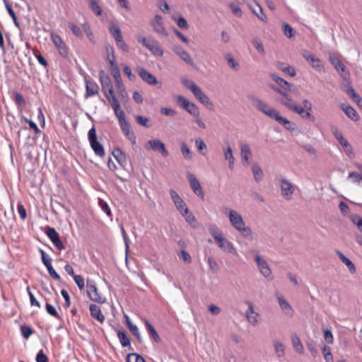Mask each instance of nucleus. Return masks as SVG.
<instances>
[{"instance_id":"1","label":"nucleus","mask_w":362,"mask_h":362,"mask_svg":"<svg viewBox=\"0 0 362 362\" xmlns=\"http://www.w3.org/2000/svg\"><path fill=\"white\" fill-rule=\"evenodd\" d=\"M272 88L283 96V98L278 99V101L281 105L286 107L293 112L299 115L303 119H310L312 121L315 120V117L311 115L313 105L308 100L304 99L302 102L303 106H300L294 102L292 97L287 93V90H283L274 86H272Z\"/></svg>"},{"instance_id":"2","label":"nucleus","mask_w":362,"mask_h":362,"mask_svg":"<svg viewBox=\"0 0 362 362\" xmlns=\"http://www.w3.org/2000/svg\"><path fill=\"white\" fill-rule=\"evenodd\" d=\"M253 105L267 116L284 126L286 129H293V124L290 120L281 116L277 110L269 106L263 100L259 98H255L253 100Z\"/></svg>"},{"instance_id":"3","label":"nucleus","mask_w":362,"mask_h":362,"mask_svg":"<svg viewBox=\"0 0 362 362\" xmlns=\"http://www.w3.org/2000/svg\"><path fill=\"white\" fill-rule=\"evenodd\" d=\"M99 78L102 86V90L111 107H113L120 105V103L115 93L110 76L105 74L104 71H101L99 73Z\"/></svg>"},{"instance_id":"4","label":"nucleus","mask_w":362,"mask_h":362,"mask_svg":"<svg viewBox=\"0 0 362 362\" xmlns=\"http://www.w3.org/2000/svg\"><path fill=\"white\" fill-rule=\"evenodd\" d=\"M112 109L118 119V122L122 132L132 144H135L136 141V136L131 130V127L125 118V114L121 108V105H119L113 107Z\"/></svg>"},{"instance_id":"5","label":"nucleus","mask_w":362,"mask_h":362,"mask_svg":"<svg viewBox=\"0 0 362 362\" xmlns=\"http://www.w3.org/2000/svg\"><path fill=\"white\" fill-rule=\"evenodd\" d=\"M228 209H223V212L228 215L231 225L238 231L242 233L244 236H250L251 230L245 226V222L241 215L236 211L230 209L227 213Z\"/></svg>"},{"instance_id":"6","label":"nucleus","mask_w":362,"mask_h":362,"mask_svg":"<svg viewBox=\"0 0 362 362\" xmlns=\"http://www.w3.org/2000/svg\"><path fill=\"white\" fill-rule=\"evenodd\" d=\"M170 194L175 205L176 206L178 211L185 217V220L190 224L194 222L195 218L194 215L189 212L186 204L178 195V194L174 189H170Z\"/></svg>"},{"instance_id":"7","label":"nucleus","mask_w":362,"mask_h":362,"mask_svg":"<svg viewBox=\"0 0 362 362\" xmlns=\"http://www.w3.org/2000/svg\"><path fill=\"white\" fill-rule=\"evenodd\" d=\"M184 86L192 92L194 97L203 105L206 106L212 105L209 97L202 91V90L192 80L184 78L182 80Z\"/></svg>"},{"instance_id":"8","label":"nucleus","mask_w":362,"mask_h":362,"mask_svg":"<svg viewBox=\"0 0 362 362\" xmlns=\"http://www.w3.org/2000/svg\"><path fill=\"white\" fill-rule=\"evenodd\" d=\"M137 40L144 47L148 49L154 56L163 57L164 53L163 49L156 40L147 39L141 35L137 36Z\"/></svg>"},{"instance_id":"9","label":"nucleus","mask_w":362,"mask_h":362,"mask_svg":"<svg viewBox=\"0 0 362 362\" xmlns=\"http://www.w3.org/2000/svg\"><path fill=\"white\" fill-rule=\"evenodd\" d=\"M88 140L95 154L99 157H103L105 156V150L103 145L97 140L96 131L94 127L88 131Z\"/></svg>"},{"instance_id":"10","label":"nucleus","mask_w":362,"mask_h":362,"mask_svg":"<svg viewBox=\"0 0 362 362\" xmlns=\"http://www.w3.org/2000/svg\"><path fill=\"white\" fill-rule=\"evenodd\" d=\"M50 38L59 54L64 57H67L69 53L68 47L63 39L54 32L50 33Z\"/></svg>"},{"instance_id":"11","label":"nucleus","mask_w":362,"mask_h":362,"mask_svg":"<svg viewBox=\"0 0 362 362\" xmlns=\"http://www.w3.org/2000/svg\"><path fill=\"white\" fill-rule=\"evenodd\" d=\"M87 294L90 299L98 303H104L106 299L98 291L94 281H87Z\"/></svg>"},{"instance_id":"12","label":"nucleus","mask_w":362,"mask_h":362,"mask_svg":"<svg viewBox=\"0 0 362 362\" xmlns=\"http://www.w3.org/2000/svg\"><path fill=\"white\" fill-rule=\"evenodd\" d=\"M177 102L190 115L195 117H198V116H199V109L194 103L189 102L182 95H178L177 97Z\"/></svg>"},{"instance_id":"13","label":"nucleus","mask_w":362,"mask_h":362,"mask_svg":"<svg viewBox=\"0 0 362 362\" xmlns=\"http://www.w3.org/2000/svg\"><path fill=\"white\" fill-rule=\"evenodd\" d=\"M150 25L156 33L163 36L168 35V31L164 25L163 18L161 16L156 15L154 18L151 21Z\"/></svg>"},{"instance_id":"14","label":"nucleus","mask_w":362,"mask_h":362,"mask_svg":"<svg viewBox=\"0 0 362 362\" xmlns=\"http://www.w3.org/2000/svg\"><path fill=\"white\" fill-rule=\"evenodd\" d=\"M146 148L148 150H153L154 151L160 152L164 157L168 156V151L165 148L164 143L159 139H152L147 142Z\"/></svg>"},{"instance_id":"15","label":"nucleus","mask_w":362,"mask_h":362,"mask_svg":"<svg viewBox=\"0 0 362 362\" xmlns=\"http://www.w3.org/2000/svg\"><path fill=\"white\" fill-rule=\"evenodd\" d=\"M187 178L189 182L190 187L197 196L200 197L202 199H204V194L203 192L202 188L200 185L199 180L196 178V177L191 173L187 175Z\"/></svg>"},{"instance_id":"16","label":"nucleus","mask_w":362,"mask_h":362,"mask_svg":"<svg viewBox=\"0 0 362 362\" xmlns=\"http://www.w3.org/2000/svg\"><path fill=\"white\" fill-rule=\"evenodd\" d=\"M281 194L286 199H291L294 192V186L286 179H281L280 182Z\"/></svg>"},{"instance_id":"17","label":"nucleus","mask_w":362,"mask_h":362,"mask_svg":"<svg viewBox=\"0 0 362 362\" xmlns=\"http://www.w3.org/2000/svg\"><path fill=\"white\" fill-rule=\"evenodd\" d=\"M137 73L139 76L147 83L150 85H156L158 81L156 77L148 72L146 69L142 67L137 68Z\"/></svg>"},{"instance_id":"18","label":"nucleus","mask_w":362,"mask_h":362,"mask_svg":"<svg viewBox=\"0 0 362 362\" xmlns=\"http://www.w3.org/2000/svg\"><path fill=\"white\" fill-rule=\"evenodd\" d=\"M255 260L262 275L265 277L270 276L272 274V271L267 262L259 255L256 256Z\"/></svg>"},{"instance_id":"19","label":"nucleus","mask_w":362,"mask_h":362,"mask_svg":"<svg viewBox=\"0 0 362 362\" xmlns=\"http://www.w3.org/2000/svg\"><path fill=\"white\" fill-rule=\"evenodd\" d=\"M304 58L310 63L313 69L318 71L323 70V65L321 60L319 58L315 57L313 54L307 53L303 54Z\"/></svg>"},{"instance_id":"20","label":"nucleus","mask_w":362,"mask_h":362,"mask_svg":"<svg viewBox=\"0 0 362 362\" xmlns=\"http://www.w3.org/2000/svg\"><path fill=\"white\" fill-rule=\"evenodd\" d=\"M85 83L86 90L85 95L86 98H88L98 93L99 86L95 81L86 80Z\"/></svg>"},{"instance_id":"21","label":"nucleus","mask_w":362,"mask_h":362,"mask_svg":"<svg viewBox=\"0 0 362 362\" xmlns=\"http://www.w3.org/2000/svg\"><path fill=\"white\" fill-rule=\"evenodd\" d=\"M341 107L349 118L355 122L359 120L360 117L353 107L346 104H341Z\"/></svg>"},{"instance_id":"22","label":"nucleus","mask_w":362,"mask_h":362,"mask_svg":"<svg viewBox=\"0 0 362 362\" xmlns=\"http://www.w3.org/2000/svg\"><path fill=\"white\" fill-rule=\"evenodd\" d=\"M173 51L186 63L194 67L195 65L187 52L180 47H175Z\"/></svg>"},{"instance_id":"23","label":"nucleus","mask_w":362,"mask_h":362,"mask_svg":"<svg viewBox=\"0 0 362 362\" xmlns=\"http://www.w3.org/2000/svg\"><path fill=\"white\" fill-rule=\"evenodd\" d=\"M248 310L246 311V317L250 323L256 325L258 322L259 315L255 312L254 307L251 303H248Z\"/></svg>"},{"instance_id":"24","label":"nucleus","mask_w":362,"mask_h":362,"mask_svg":"<svg viewBox=\"0 0 362 362\" xmlns=\"http://www.w3.org/2000/svg\"><path fill=\"white\" fill-rule=\"evenodd\" d=\"M216 243L218 246L223 251L231 254H236V250L234 248L233 244L224 238L220 239V240H218Z\"/></svg>"},{"instance_id":"25","label":"nucleus","mask_w":362,"mask_h":362,"mask_svg":"<svg viewBox=\"0 0 362 362\" xmlns=\"http://www.w3.org/2000/svg\"><path fill=\"white\" fill-rule=\"evenodd\" d=\"M336 139L340 143V144L344 147V152L349 156H351L353 153L352 148L349 142L344 138L341 133L337 132L334 134Z\"/></svg>"},{"instance_id":"26","label":"nucleus","mask_w":362,"mask_h":362,"mask_svg":"<svg viewBox=\"0 0 362 362\" xmlns=\"http://www.w3.org/2000/svg\"><path fill=\"white\" fill-rule=\"evenodd\" d=\"M271 78L278 83L279 86L281 87V90H291V88L293 87V85L289 83L288 81H285L282 78L278 76L275 74H270Z\"/></svg>"},{"instance_id":"27","label":"nucleus","mask_w":362,"mask_h":362,"mask_svg":"<svg viewBox=\"0 0 362 362\" xmlns=\"http://www.w3.org/2000/svg\"><path fill=\"white\" fill-rule=\"evenodd\" d=\"M240 154L243 164L245 166H247L249 164V160L251 157V152L250 147L247 144H242L240 147Z\"/></svg>"},{"instance_id":"28","label":"nucleus","mask_w":362,"mask_h":362,"mask_svg":"<svg viewBox=\"0 0 362 362\" xmlns=\"http://www.w3.org/2000/svg\"><path fill=\"white\" fill-rule=\"evenodd\" d=\"M90 312L91 316L96 319L100 323H103L105 320V316L102 314L100 308L97 305H90Z\"/></svg>"},{"instance_id":"29","label":"nucleus","mask_w":362,"mask_h":362,"mask_svg":"<svg viewBox=\"0 0 362 362\" xmlns=\"http://www.w3.org/2000/svg\"><path fill=\"white\" fill-rule=\"evenodd\" d=\"M337 256L341 259V261L348 267L349 272L351 274H354L356 272V267L354 263L347 258L341 252L337 250L336 252Z\"/></svg>"},{"instance_id":"30","label":"nucleus","mask_w":362,"mask_h":362,"mask_svg":"<svg viewBox=\"0 0 362 362\" xmlns=\"http://www.w3.org/2000/svg\"><path fill=\"white\" fill-rule=\"evenodd\" d=\"M109 31L112 36L114 37L115 40H117L122 37L119 27L112 22L110 24Z\"/></svg>"},{"instance_id":"31","label":"nucleus","mask_w":362,"mask_h":362,"mask_svg":"<svg viewBox=\"0 0 362 362\" xmlns=\"http://www.w3.org/2000/svg\"><path fill=\"white\" fill-rule=\"evenodd\" d=\"M348 218L357 227L358 230L362 233V217L358 214H351L348 216Z\"/></svg>"},{"instance_id":"32","label":"nucleus","mask_w":362,"mask_h":362,"mask_svg":"<svg viewBox=\"0 0 362 362\" xmlns=\"http://www.w3.org/2000/svg\"><path fill=\"white\" fill-rule=\"evenodd\" d=\"M112 155L115 158L120 165H124L126 163V157L124 153L119 148H115L112 151Z\"/></svg>"},{"instance_id":"33","label":"nucleus","mask_w":362,"mask_h":362,"mask_svg":"<svg viewBox=\"0 0 362 362\" xmlns=\"http://www.w3.org/2000/svg\"><path fill=\"white\" fill-rule=\"evenodd\" d=\"M88 6L96 16H100L102 15L103 9L98 4L97 0H88Z\"/></svg>"},{"instance_id":"34","label":"nucleus","mask_w":362,"mask_h":362,"mask_svg":"<svg viewBox=\"0 0 362 362\" xmlns=\"http://www.w3.org/2000/svg\"><path fill=\"white\" fill-rule=\"evenodd\" d=\"M330 62L332 65L334 66L336 70L338 72H341V75L345 77V75L343 74V72L345 71L346 68L345 66L341 62V61L338 58H332L330 57Z\"/></svg>"},{"instance_id":"35","label":"nucleus","mask_w":362,"mask_h":362,"mask_svg":"<svg viewBox=\"0 0 362 362\" xmlns=\"http://www.w3.org/2000/svg\"><path fill=\"white\" fill-rule=\"evenodd\" d=\"M144 322L146 329L149 334V337L151 338H152L153 339H158L159 336H158L157 332L156 331V329H154V327L151 325V323L146 320H144Z\"/></svg>"},{"instance_id":"36","label":"nucleus","mask_w":362,"mask_h":362,"mask_svg":"<svg viewBox=\"0 0 362 362\" xmlns=\"http://www.w3.org/2000/svg\"><path fill=\"white\" fill-rule=\"evenodd\" d=\"M225 159L228 161V165L230 169H233L234 168V157L233 154L232 148L228 146L227 149L224 152Z\"/></svg>"},{"instance_id":"37","label":"nucleus","mask_w":362,"mask_h":362,"mask_svg":"<svg viewBox=\"0 0 362 362\" xmlns=\"http://www.w3.org/2000/svg\"><path fill=\"white\" fill-rule=\"evenodd\" d=\"M278 300L281 308L284 310H288L290 315H292L293 310L289 303L284 298L283 296H278Z\"/></svg>"},{"instance_id":"38","label":"nucleus","mask_w":362,"mask_h":362,"mask_svg":"<svg viewBox=\"0 0 362 362\" xmlns=\"http://www.w3.org/2000/svg\"><path fill=\"white\" fill-rule=\"evenodd\" d=\"M209 231L215 241L217 242L223 238L222 233L218 230L216 226H211L209 227Z\"/></svg>"},{"instance_id":"39","label":"nucleus","mask_w":362,"mask_h":362,"mask_svg":"<svg viewBox=\"0 0 362 362\" xmlns=\"http://www.w3.org/2000/svg\"><path fill=\"white\" fill-rule=\"evenodd\" d=\"M12 99L18 106L23 107L25 104L23 96L18 92L13 93Z\"/></svg>"},{"instance_id":"40","label":"nucleus","mask_w":362,"mask_h":362,"mask_svg":"<svg viewBox=\"0 0 362 362\" xmlns=\"http://www.w3.org/2000/svg\"><path fill=\"white\" fill-rule=\"evenodd\" d=\"M252 170L256 181H259L262 179L263 173L261 168L257 164L252 165Z\"/></svg>"},{"instance_id":"41","label":"nucleus","mask_w":362,"mask_h":362,"mask_svg":"<svg viewBox=\"0 0 362 362\" xmlns=\"http://www.w3.org/2000/svg\"><path fill=\"white\" fill-rule=\"evenodd\" d=\"M274 349L276 355L279 357H282L285 354V346L280 341H276L274 345Z\"/></svg>"},{"instance_id":"42","label":"nucleus","mask_w":362,"mask_h":362,"mask_svg":"<svg viewBox=\"0 0 362 362\" xmlns=\"http://www.w3.org/2000/svg\"><path fill=\"white\" fill-rule=\"evenodd\" d=\"M68 26L69 29L72 31V33L78 37L82 38L83 35L82 33V30H81L80 27L75 25L73 23H69Z\"/></svg>"},{"instance_id":"43","label":"nucleus","mask_w":362,"mask_h":362,"mask_svg":"<svg viewBox=\"0 0 362 362\" xmlns=\"http://www.w3.org/2000/svg\"><path fill=\"white\" fill-rule=\"evenodd\" d=\"M173 20L177 23V25L182 29H187L188 23L185 18L182 16H180L177 18L175 16H173Z\"/></svg>"},{"instance_id":"44","label":"nucleus","mask_w":362,"mask_h":362,"mask_svg":"<svg viewBox=\"0 0 362 362\" xmlns=\"http://www.w3.org/2000/svg\"><path fill=\"white\" fill-rule=\"evenodd\" d=\"M127 362H145V361L142 356L132 353L128 354L127 356Z\"/></svg>"},{"instance_id":"45","label":"nucleus","mask_w":362,"mask_h":362,"mask_svg":"<svg viewBox=\"0 0 362 362\" xmlns=\"http://www.w3.org/2000/svg\"><path fill=\"white\" fill-rule=\"evenodd\" d=\"M180 150L185 159L190 160L192 158L191 151L185 143L181 144Z\"/></svg>"},{"instance_id":"46","label":"nucleus","mask_w":362,"mask_h":362,"mask_svg":"<svg viewBox=\"0 0 362 362\" xmlns=\"http://www.w3.org/2000/svg\"><path fill=\"white\" fill-rule=\"evenodd\" d=\"M39 252L41 255V259H42V262L43 263V264L47 267L48 266H50L52 265V259L50 257H49L46 253L45 252L42 250V249H40L39 250Z\"/></svg>"},{"instance_id":"47","label":"nucleus","mask_w":362,"mask_h":362,"mask_svg":"<svg viewBox=\"0 0 362 362\" xmlns=\"http://www.w3.org/2000/svg\"><path fill=\"white\" fill-rule=\"evenodd\" d=\"M113 78H115L116 86H121L123 84L122 79L121 77L119 69H115L113 71L111 72Z\"/></svg>"},{"instance_id":"48","label":"nucleus","mask_w":362,"mask_h":362,"mask_svg":"<svg viewBox=\"0 0 362 362\" xmlns=\"http://www.w3.org/2000/svg\"><path fill=\"white\" fill-rule=\"evenodd\" d=\"M21 334L22 336L25 338V339H28V337H30V335L33 334V329L31 328V327L30 326H28V325H22L21 327Z\"/></svg>"},{"instance_id":"49","label":"nucleus","mask_w":362,"mask_h":362,"mask_svg":"<svg viewBox=\"0 0 362 362\" xmlns=\"http://www.w3.org/2000/svg\"><path fill=\"white\" fill-rule=\"evenodd\" d=\"M322 354L324 355L325 360L326 362H332L333 361V356L331 353L330 348L328 346H325L322 349Z\"/></svg>"},{"instance_id":"50","label":"nucleus","mask_w":362,"mask_h":362,"mask_svg":"<svg viewBox=\"0 0 362 362\" xmlns=\"http://www.w3.org/2000/svg\"><path fill=\"white\" fill-rule=\"evenodd\" d=\"M75 283L76 284L78 288L82 291L85 287L84 278L81 275H75L73 276Z\"/></svg>"},{"instance_id":"51","label":"nucleus","mask_w":362,"mask_h":362,"mask_svg":"<svg viewBox=\"0 0 362 362\" xmlns=\"http://www.w3.org/2000/svg\"><path fill=\"white\" fill-rule=\"evenodd\" d=\"M283 30L284 35L288 38H291L294 35V30L287 23L283 24Z\"/></svg>"},{"instance_id":"52","label":"nucleus","mask_w":362,"mask_h":362,"mask_svg":"<svg viewBox=\"0 0 362 362\" xmlns=\"http://www.w3.org/2000/svg\"><path fill=\"white\" fill-rule=\"evenodd\" d=\"M136 121L138 124H139L140 125H141L143 127H150L149 119L147 117H144L141 115H137L136 117Z\"/></svg>"},{"instance_id":"53","label":"nucleus","mask_w":362,"mask_h":362,"mask_svg":"<svg viewBox=\"0 0 362 362\" xmlns=\"http://www.w3.org/2000/svg\"><path fill=\"white\" fill-rule=\"evenodd\" d=\"M27 292L30 297V304L32 306H37V308H40V303L36 300L35 298L33 293L30 291V288L29 286L27 287Z\"/></svg>"},{"instance_id":"54","label":"nucleus","mask_w":362,"mask_h":362,"mask_svg":"<svg viewBox=\"0 0 362 362\" xmlns=\"http://www.w3.org/2000/svg\"><path fill=\"white\" fill-rule=\"evenodd\" d=\"M46 235L49 238L51 241L52 240H54L55 238H58L59 233L57 232V230L54 228L49 227L46 231Z\"/></svg>"},{"instance_id":"55","label":"nucleus","mask_w":362,"mask_h":362,"mask_svg":"<svg viewBox=\"0 0 362 362\" xmlns=\"http://www.w3.org/2000/svg\"><path fill=\"white\" fill-rule=\"evenodd\" d=\"M158 6L163 12L166 13L170 12V6L165 0H159Z\"/></svg>"},{"instance_id":"56","label":"nucleus","mask_w":362,"mask_h":362,"mask_svg":"<svg viewBox=\"0 0 362 362\" xmlns=\"http://www.w3.org/2000/svg\"><path fill=\"white\" fill-rule=\"evenodd\" d=\"M45 308H46L47 312L50 315H52L54 317H57V318L59 317V314H58L57 310L55 309V308L52 305L47 303L46 305H45Z\"/></svg>"},{"instance_id":"57","label":"nucleus","mask_w":362,"mask_h":362,"mask_svg":"<svg viewBox=\"0 0 362 362\" xmlns=\"http://www.w3.org/2000/svg\"><path fill=\"white\" fill-rule=\"evenodd\" d=\"M117 46L120 48L124 52H128L129 51V47L125 43L123 37H120L119 39L115 40Z\"/></svg>"},{"instance_id":"58","label":"nucleus","mask_w":362,"mask_h":362,"mask_svg":"<svg viewBox=\"0 0 362 362\" xmlns=\"http://www.w3.org/2000/svg\"><path fill=\"white\" fill-rule=\"evenodd\" d=\"M47 271H48V273L55 280L57 281H60L61 279V277L60 276L57 274V272L55 271V269H54V267H52V265H50V266H48L46 267Z\"/></svg>"},{"instance_id":"59","label":"nucleus","mask_w":362,"mask_h":362,"mask_svg":"<svg viewBox=\"0 0 362 362\" xmlns=\"http://www.w3.org/2000/svg\"><path fill=\"white\" fill-rule=\"evenodd\" d=\"M17 209H18V214H19L21 218L23 221H24L27 217V213H26L25 208L24 207V206L23 204H18L17 206Z\"/></svg>"},{"instance_id":"60","label":"nucleus","mask_w":362,"mask_h":362,"mask_svg":"<svg viewBox=\"0 0 362 362\" xmlns=\"http://www.w3.org/2000/svg\"><path fill=\"white\" fill-rule=\"evenodd\" d=\"M229 7L230 8L233 13L236 16L240 18L242 16V11L238 6L235 5L233 3H230L229 4Z\"/></svg>"},{"instance_id":"61","label":"nucleus","mask_w":362,"mask_h":362,"mask_svg":"<svg viewBox=\"0 0 362 362\" xmlns=\"http://www.w3.org/2000/svg\"><path fill=\"white\" fill-rule=\"evenodd\" d=\"M24 119L29 124L30 128L33 129L36 134H38L41 132L40 129L38 128L37 125L34 122L28 119L26 117H24Z\"/></svg>"},{"instance_id":"62","label":"nucleus","mask_w":362,"mask_h":362,"mask_svg":"<svg viewBox=\"0 0 362 362\" xmlns=\"http://www.w3.org/2000/svg\"><path fill=\"white\" fill-rule=\"evenodd\" d=\"M52 243L57 250H62L64 249V245L62 240L60 239L59 236L55 238L54 240H52Z\"/></svg>"},{"instance_id":"63","label":"nucleus","mask_w":362,"mask_h":362,"mask_svg":"<svg viewBox=\"0 0 362 362\" xmlns=\"http://www.w3.org/2000/svg\"><path fill=\"white\" fill-rule=\"evenodd\" d=\"M252 45H254V47L256 48V49L261 54H265V51H264V47H263V45L256 40H254L252 41Z\"/></svg>"},{"instance_id":"64","label":"nucleus","mask_w":362,"mask_h":362,"mask_svg":"<svg viewBox=\"0 0 362 362\" xmlns=\"http://www.w3.org/2000/svg\"><path fill=\"white\" fill-rule=\"evenodd\" d=\"M48 358L44 351L41 349L36 356V362H47Z\"/></svg>"}]
</instances>
